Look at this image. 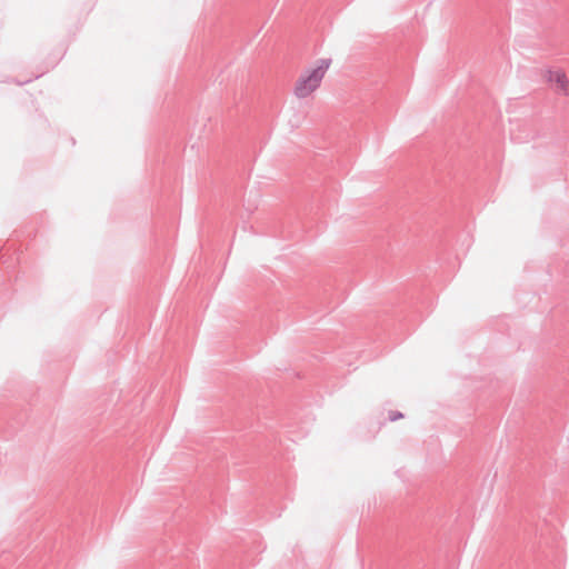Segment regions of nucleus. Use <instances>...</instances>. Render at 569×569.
I'll return each instance as SVG.
<instances>
[{
    "label": "nucleus",
    "instance_id": "7ed1b4c3",
    "mask_svg": "<svg viewBox=\"0 0 569 569\" xmlns=\"http://www.w3.org/2000/svg\"><path fill=\"white\" fill-rule=\"evenodd\" d=\"M331 67V61L330 60H322L321 61V64L318 67V69H328Z\"/></svg>",
    "mask_w": 569,
    "mask_h": 569
},
{
    "label": "nucleus",
    "instance_id": "f257e3e1",
    "mask_svg": "<svg viewBox=\"0 0 569 569\" xmlns=\"http://www.w3.org/2000/svg\"><path fill=\"white\" fill-rule=\"evenodd\" d=\"M320 73H303L297 81L295 93L300 97H307L312 93L321 82Z\"/></svg>",
    "mask_w": 569,
    "mask_h": 569
},
{
    "label": "nucleus",
    "instance_id": "f03ea898",
    "mask_svg": "<svg viewBox=\"0 0 569 569\" xmlns=\"http://www.w3.org/2000/svg\"><path fill=\"white\" fill-rule=\"evenodd\" d=\"M540 81L559 93H567L569 81L566 73H541Z\"/></svg>",
    "mask_w": 569,
    "mask_h": 569
}]
</instances>
